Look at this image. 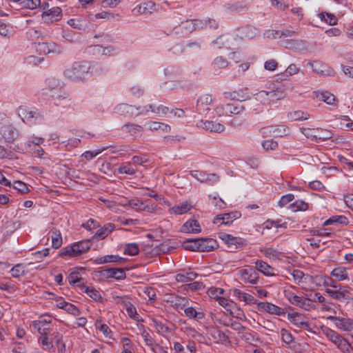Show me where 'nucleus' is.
<instances>
[{
	"instance_id": "obj_29",
	"label": "nucleus",
	"mask_w": 353,
	"mask_h": 353,
	"mask_svg": "<svg viewBox=\"0 0 353 353\" xmlns=\"http://www.w3.org/2000/svg\"><path fill=\"white\" fill-rule=\"evenodd\" d=\"M147 127L150 131L161 130L164 132H170L171 130V127L169 125L158 121H148Z\"/></svg>"
},
{
	"instance_id": "obj_30",
	"label": "nucleus",
	"mask_w": 353,
	"mask_h": 353,
	"mask_svg": "<svg viewBox=\"0 0 353 353\" xmlns=\"http://www.w3.org/2000/svg\"><path fill=\"white\" fill-rule=\"evenodd\" d=\"M50 332V329L48 331H46V334L41 333L40 334L41 336L39 339V341H40L42 344L43 348L45 350H47L48 352H54V347L51 341H50L48 335Z\"/></svg>"
},
{
	"instance_id": "obj_52",
	"label": "nucleus",
	"mask_w": 353,
	"mask_h": 353,
	"mask_svg": "<svg viewBox=\"0 0 353 353\" xmlns=\"http://www.w3.org/2000/svg\"><path fill=\"white\" fill-rule=\"evenodd\" d=\"M281 340L286 344H290L293 342L294 338L292 334L287 330L283 328L281 330Z\"/></svg>"
},
{
	"instance_id": "obj_48",
	"label": "nucleus",
	"mask_w": 353,
	"mask_h": 353,
	"mask_svg": "<svg viewBox=\"0 0 353 353\" xmlns=\"http://www.w3.org/2000/svg\"><path fill=\"white\" fill-rule=\"evenodd\" d=\"M205 288V285L202 282L194 281L193 283L187 284L184 287V290H189L191 292H196Z\"/></svg>"
},
{
	"instance_id": "obj_50",
	"label": "nucleus",
	"mask_w": 353,
	"mask_h": 353,
	"mask_svg": "<svg viewBox=\"0 0 353 353\" xmlns=\"http://www.w3.org/2000/svg\"><path fill=\"white\" fill-rule=\"evenodd\" d=\"M299 307L307 311L315 309L313 299L305 297L302 298Z\"/></svg>"
},
{
	"instance_id": "obj_64",
	"label": "nucleus",
	"mask_w": 353,
	"mask_h": 353,
	"mask_svg": "<svg viewBox=\"0 0 353 353\" xmlns=\"http://www.w3.org/2000/svg\"><path fill=\"white\" fill-rule=\"evenodd\" d=\"M188 300L185 297L176 298L174 306L176 309L184 310L186 307Z\"/></svg>"
},
{
	"instance_id": "obj_38",
	"label": "nucleus",
	"mask_w": 353,
	"mask_h": 353,
	"mask_svg": "<svg viewBox=\"0 0 353 353\" xmlns=\"http://www.w3.org/2000/svg\"><path fill=\"white\" fill-rule=\"evenodd\" d=\"M292 212L305 211L308 208V204L302 200H297L289 205Z\"/></svg>"
},
{
	"instance_id": "obj_16",
	"label": "nucleus",
	"mask_w": 353,
	"mask_h": 353,
	"mask_svg": "<svg viewBox=\"0 0 353 353\" xmlns=\"http://www.w3.org/2000/svg\"><path fill=\"white\" fill-rule=\"evenodd\" d=\"M181 231L185 233L198 234L201 232V228L196 220L190 219L182 225Z\"/></svg>"
},
{
	"instance_id": "obj_39",
	"label": "nucleus",
	"mask_w": 353,
	"mask_h": 353,
	"mask_svg": "<svg viewBox=\"0 0 353 353\" xmlns=\"http://www.w3.org/2000/svg\"><path fill=\"white\" fill-rule=\"evenodd\" d=\"M289 117L292 121L307 120L310 118V114L301 110L294 111L289 114Z\"/></svg>"
},
{
	"instance_id": "obj_12",
	"label": "nucleus",
	"mask_w": 353,
	"mask_h": 353,
	"mask_svg": "<svg viewBox=\"0 0 353 353\" xmlns=\"http://www.w3.org/2000/svg\"><path fill=\"white\" fill-rule=\"evenodd\" d=\"M212 97L210 94L201 95L196 101V110L199 114L207 113L210 110V105L212 103Z\"/></svg>"
},
{
	"instance_id": "obj_54",
	"label": "nucleus",
	"mask_w": 353,
	"mask_h": 353,
	"mask_svg": "<svg viewBox=\"0 0 353 353\" xmlns=\"http://www.w3.org/2000/svg\"><path fill=\"white\" fill-rule=\"evenodd\" d=\"M308 65H310L312 68L314 72L320 74V75H324L325 74V70L322 69L323 65L321 63L318 61H313V62H309L307 63Z\"/></svg>"
},
{
	"instance_id": "obj_8",
	"label": "nucleus",
	"mask_w": 353,
	"mask_h": 353,
	"mask_svg": "<svg viewBox=\"0 0 353 353\" xmlns=\"http://www.w3.org/2000/svg\"><path fill=\"white\" fill-rule=\"evenodd\" d=\"M140 110V108L136 107L132 105H129L128 103H121L117 105L114 109V113L124 116V117H135L140 114L139 111Z\"/></svg>"
},
{
	"instance_id": "obj_4",
	"label": "nucleus",
	"mask_w": 353,
	"mask_h": 353,
	"mask_svg": "<svg viewBox=\"0 0 353 353\" xmlns=\"http://www.w3.org/2000/svg\"><path fill=\"white\" fill-rule=\"evenodd\" d=\"M89 69L90 67L86 63L75 62L65 70L64 74L70 80L77 81L84 78Z\"/></svg>"
},
{
	"instance_id": "obj_31",
	"label": "nucleus",
	"mask_w": 353,
	"mask_h": 353,
	"mask_svg": "<svg viewBox=\"0 0 353 353\" xmlns=\"http://www.w3.org/2000/svg\"><path fill=\"white\" fill-rule=\"evenodd\" d=\"M106 275L109 278H114L117 280L123 279L125 278V272L123 269L111 268L105 270Z\"/></svg>"
},
{
	"instance_id": "obj_9",
	"label": "nucleus",
	"mask_w": 353,
	"mask_h": 353,
	"mask_svg": "<svg viewBox=\"0 0 353 353\" xmlns=\"http://www.w3.org/2000/svg\"><path fill=\"white\" fill-rule=\"evenodd\" d=\"M257 95L261 100L274 101L283 99L285 97L286 93L282 88H276L270 91L261 90Z\"/></svg>"
},
{
	"instance_id": "obj_7",
	"label": "nucleus",
	"mask_w": 353,
	"mask_h": 353,
	"mask_svg": "<svg viewBox=\"0 0 353 353\" xmlns=\"http://www.w3.org/2000/svg\"><path fill=\"white\" fill-rule=\"evenodd\" d=\"M236 274L245 283L256 284L258 282L259 274L252 267L248 266L245 268L239 269Z\"/></svg>"
},
{
	"instance_id": "obj_15",
	"label": "nucleus",
	"mask_w": 353,
	"mask_h": 353,
	"mask_svg": "<svg viewBox=\"0 0 353 353\" xmlns=\"http://www.w3.org/2000/svg\"><path fill=\"white\" fill-rule=\"evenodd\" d=\"M42 18L47 23L59 21L61 18V10L59 7L52 8L43 12Z\"/></svg>"
},
{
	"instance_id": "obj_62",
	"label": "nucleus",
	"mask_w": 353,
	"mask_h": 353,
	"mask_svg": "<svg viewBox=\"0 0 353 353\" xmlns=\"http://www.w3.org/2000/svg\"><path fill=\"white\" fill-rule=\"evenodd\" d=\"M321 19H323L325 22L328 23L330 25H334L336 23V18L334 15L330 14V13H325L324 14L323 13H321Z\"/></svg>"
},
{
	"instance_id": "obj_57",
	"label": "nucleus",
	"mask_w": 353,
	"mask_h": 353,
	"mask_svg": "<svg viewBox=\"0 0 353 353\" xmlns=\"http://www.w3.org/2000/svg\"><path fill=\"white\" fill-rule=\"evenodd\" d=\"M288 132V128L285 125L277 126L273 129L272 131H270V132H272L276 136L283 137L287 135Z\"/></svg>"
},
{
	"instance_id": "obj_41",
	"label": "nucleus",
	"mask_w": 353,
	"mask_h": 353,
	"mask_svg": "<svg viewBox=\"0 0 353 353\" xmlns=\"http://www.w3.org/2000/svg\"><path fill=\"white\" fill-rule=\"evenodd\" d=\"M334 223L343 224V225H347L348 223V219L345 216H334L330 218L329 219L326 220L323 225H328Z\"/></svg>"
},
{
	"instance_id": "obj_59",
	"label": "nucleus",
	"mask_w": 353,
	"mask_h": 353,
	"mask_svg": "<svg viewBox=\"0 0 353 353\" xmlns=\"http://www.w3.org/2000/svg\"><path fill=\"white\" fill-rule=\"evenodd\" d=\"M64 310H65L69 314H73L74 316H79L81 313L79 308L70 303L64 305Z\"/></svg>"
},
{
	"instance_id": "obj_13",
	"label": "nucleus",
	"mask_w": 353,
	"mask_h": 353,
	"mask_svg": "<svg viewBox=\"0 0 353 353\" xmlns=\"http://www.w3.org/2000/svg\"><path fill=\"white\" fill-rule=\"evenodd\" d=\"M37 51L39 54H47L49 53H60V48L53 42H41L38 41L37 45Z\"/></svg>"
},
{
	"instance_id": "obj_58",
	"label": "nucleus",
	"mask_w": 353,
	"mask_h": 353,
	"mask_svg": "<svg viewBox=\"0 0 353 353\" xmlns=\"http://www.w3.org/2000/svg\"><path fill=\"white\" fill-rule=\"evenodd\" d=\"M99 260L100 263H105L112 261L120 262L123 261V258L116 255H108L99 259Z\"/></svg>"
},
{
	"instance_id": "obj_21",
	"label": "nucleus",
	"mask_w": 353,
	"mask_h": 353,
	"mask_svg": "<svg viewBox=\"0 0 353 353\" xmlns=\"http://www.w3.org/2000/svg\"><path fill=\"white\" fill-rule=\"evenodd\" d=\"M156 4L152 1L143 2L133 9V12L136 14H142L151 13L155 10Z\"/></svg>"
},
{
	"instance_id": "obj_19",
	"label": "nucleus",
	"mask_w": 353,
	"mask_h": 353,
	"mask_svg": "<svg viewBox=\"0 0 353 353\" xmlns=\"http://www.w3.org/2000/svg\"><path fill=\"white\" fill-rule=\"evenodd\" d=\"M197 276L198 274L183 269L179 271L175 276V279L179 283H188L194 281Z\"/></svg>"
},
{
	"instance_id": "obj_47",
	"label": "nucleus",
	"mask_w": 353,
	"mask_h": 353,
	"mask_svg": "<svg viewBox=\"0 0 353 353\" xmlns=\"http://www.w3.org/2000/svg\"><path fill=\"white\" fill-rule=\"evenodd\" d=\"M10 273L12 276L19 278L25 274L24 266L21 263H18L12 268Z\"/></svg>"
},
{
	"instance_id": "obj_33",
	"label": "nucleus",
	"mask_w": 353,
	"mask_h": 353,
	"mask_svg": "<svg viewBox=\"0 0 353 353\" xmlns=\"http://www.w3.org/2000/svg\"><path fill=\"white\" fill-rule=\"evenodd\" d=\"M211 336L217 343H225L230 341L229 337L223 331L216 328L211 330Z\"/></svg>"
},
{
	"instance_id": "obj_23",
	"label": "nucleus",
	"mask_w": 353,
	"mask_h": 353,
	"mask_svg": "<svg viewBox=\"0 0 353 353\" xmlns=\"http://www.w3.org/2000/svg\"><path fill=\"white\" fill-rule=\"evenodd\" d=\"M200 252H210L218 247L216 240L213 239H199Z\"/></svg>"
},
{
	"instance_id": "obj_3",
	"label": "nucleus",
	"mask_w": 353,
	"mask_h": 353,
	"mask_svg": "<svg viewBox=\"0 0 353 353\" xmlns=\"http://www.w3.org/2000/svg\"><path fill=\"white\" fill-rule=\"evenodd\" d=\"M90 246L91 243L89 240L81 241L73 243L72 245L62 248L60 250L59 255L60 256H77L89 250Z\"/></svg>"
},
{
	"instance_id": "obj_6",
	"label": "nucleus",
	"mask_w": 353,
	"mask_h": 353,
	"mask_svg": "<svg viewBox=\"0 0 353 353\" xmlns=\"http://www.w3.org/2000/svg\"><path fill=\"white\" fill-rule=\"evenodd\" d=\"M219 237L228 245L230 251L242 249L246 245V241L241 237H235L226 233H220Z\"/></svg>"
},
{
	"instance_id": "obj_42",
	"label": "nucleus",
	"mask_w": 353,
	"mask_h": 353,
	"mask_svg": "<svg viewBox=\"0 0 353 353\" xmlns=\"http://www.w3.org/2000/svg\"><path fill=\"white\" fill-rule=\"evenodd\" d=\"M40 0H22L20 3L21 8L34 10L40 6Z\"/></svg>"
},
{
	"instance_id": "obj_63",
	"label": "nucleus",
	"mask_w": 353,
	"mask_h": 353,
	"mask_svg": "<svg viewBox=\"0 0 353 353\" xmlns=\"http://www.w3.org/2000/svg\"><path fill=\"white\" fill-rule=\"evenodd\" d=\"M294 199V196L292 194H288L281 196L279 201V205L280 207H284L285 205L291 202Z\"/></svg>"
},
{
	"instance_id": "obj_10",
	"label": "nucleus",
	"mask_w": 353,
	"mask_h": 353,
	"mask_svg": "<svg viewBox=\"0 0 353 353\" xmlns=\"http://www.w3.org/2000/svg\"><path fill=\"white\" fill-rule=\"evenodd\" d=\"M244 110L243 106L239 103H228L225 106L216 107V112L221 116V114L232 115L238 114Z\"/></svg>"
},
{
	"instance_id": "obj_32",
	"label": "nucleus",
	"mask_w": 353,
	"mask_h": 353,
	"mask_svg": "<svg viewBox=\"0 0 353 353\" xmlns=\"http://www.w3.org/2000/svg\"><path fill=\"white\" fill-rule=\"evenodd\" d=\"M185 316L189 319H194L197 321L203 319L205 314L203 312L196 311L193 307H186L184 309Z\"/></svg>"
},
{
	"instance_id": "obj_34",
	"label": "nucleus",
	"mask_w": 353,
	"mask_h": 353,
	"mask_svg": "<svg viewBox=\"0 0 353 353\" xmlns=\"http://www.w3.org/2000/svg\"><path fill=\"white\" fill-rule=\"evenodd\" d=\"M183 247L188 250L200 252L199 239H191L185 241Z\"/></svg>"
},
{
	"instance_id": "obj_17",
	"label": "nucleus",
	"mask_w": 353,
	"mask_h": 353,
	"mask_svg": "<svg viewBox=\"0 0 353 353\" xmlns=\"http://www.w3.org/2000/svg\"><path fill=\"white\" fill-rule=\"evenodd\" d=\"M80 290L87 294L90 298L97 301H101L102 296L101 293L92 286L85 285L84 283L77 284Z\"/></svg>"
},
{
	"instance_id": "obj_40",
	"label": "nucleus",
	"mask_w": 353,
	"mask_h": 353,
	"mask_svg": "<svg viewBox=\"0 0 353 353\" xmlns=\"http://www.w3.org/2000/svg\"><path fill=\"white\" fill-rule=\"evenodd\" d=\"M123 309L125 310L130 318L139 321V315L137 312L136 307L130 301L128 303H125V307H123Z\"/></svg>"
},
{
	"instance_id": "obj_1",
	"label": "nucleus",
	"mask_w": 353,
	"mask_h": 353,
	"mask_svg": "<svg viewBox=\"0 0 353 353\" xmlns=\"http://www.w3.org/2000/svg\"><path fill=\"white\" fill-rule=\"evenodd\" d=\"M256 34V30L252 26H246L237 28L233 34L225 37H220L215 43H221L224 47L228 49H238L239 43L245 39H251Z\"/></svg>"
},
{
	"instance_id": "obj_51",
	"label": "nucleus",
	"mask_w": 353,
	"mask_h": 353,
	"mask_svg": "<svg viewBox=\"0 0 353 353\" xmlns=\"http://www.w3.org/2000/svg\"><path fill=\"white\" fill-rule=\"evenodd\" d=\"M13 188L21 194H26L29 191L27 185L21 181H14Z\"/></svg>"
},
{
	"instance_id": "obj_36",
	"label": "nucleus",
	"mask_w": 353,
	"mask_h": 353,
	"mask_svg": "<svg viewBox=\"0 0 353 353\" xmlns=\"http://www.w3.org/2000/svg\"><path fill=\"white\" fill-rule=\"evenodd\" d=\"M331 275L338 281L345 280L347 279V268L345 267L336 268L331 272Z\"/></svg>"
},
{
	"instance_id": "obj_25",
	"label": "nucleus",
	"mask_w": 353,
	"mask_h": 353,
	"mask_svg": "<svg viewBox=\"0 0 353 353\" xmlns=\"http://www.w3.org/2000/svg\"><path fill=\"white\" fill-rule=\"evenodd\" d=\"M330 319L336 321V325L340 329L345 331H352L353 330V322L350 319L330 316Z\"/></svg>"
},
{
	"instance_id": "obj_11",
	"label": "nucleus",
	"mask_w": 353,
	"mask_h": 353,
	"mask_svg": "<svg viewBox=\"0 0 353 353\" xmlns=\"http://www.w3.org/2000/svg\"><path fill=\"white\" fill-rule=\"evenodd\" d=\"M17 113L23 122L26 123H30L34 119H37L40 117L39 112L33 111L25 105H21L17 110Z\"/></svg>"
},
{
	"instance_id": "obj_35",
	"label": "nucleus",
	"mask_w": 353,
	"mask_h": 353,
	"mask_svg": "<svg viewBox=\"0 0 353 353\" xmlns=\"http://www.w3.org/2000/svg\"><path fill=\"white\" fill-rule=\"evenodd\" d=\"M122 128L132 135H135L143 131V128L136 123H126L123 125Z\"/></svg>"
},
{
	"instance_id": "obj_14",
	"label": "nucleus",
	"mask_w": 353,
	"mask_h": 353,
	"mask_svg": "<svg viewBox=\"0 0 353 353\" xmlns=\"http://www.w3.org/2000/svg\"><path fill=\"white\" fill-rule=\"evenodd\" d=\"M196 125L211 132L221 133L225 130L223 124L213 121H201Z\"/></svg>"
},
{
	"instance_id": "obj_55",
	"label": "nucleus",
	"mask_w": 353,
	"mask_h": 353,
	"mask_svg": "<svg viewBox=\"0 0 353 353\" xmlns=\"http://www.w3.org/2000/svg\"><path fill=\"white\" fill-rule=\"evenodd\" d=\"M31 326L32 327V328L34 330H37L39 334H41V333L43 332L44 334H46V331H48V330H50L49 327H47L46 326H44L38 320L32 321V323L31 324Z\"/></svg>"
},
{
	"instance_id": "obj_49",
	"label": "nucleus",
	"mask_w": 353,
	"mask_h": 353,
	"mask_svg": "<svg viewBox=\"0 0 353 353\" xmlns=\"http://www.w3.org/2000/svg\"><path fill=\"white\" fill-rule=\"evenodd\" d=\"M152 322L158 333L163 334H168L170 332L168 327L163 324L162 322L157 319H153Z\"/></svg>"
},
{
	"instance_id": "obj_26",
	"label": "nucleus",
	"mask_w": 353,
	"mask_h": 353,
	"mask_svg": "<svg viewBox=\"0 0 353 353\" xmlns=\"http://www.w3.org/2000/svg\"><path fill=\"white\" fill-rule=\"evenodd\" d=\"M256 271L261 272L264 275L270 276L274 275V268L263 261H257L255 263Z\"/></svg>"
},
{
	"instance_id": "obj_5",
	"label": "nucleus",
	"mask_w": 353,
	"mask_h": 353,
	"mask_svg": "<svg viewBox=\"0 0 353 353\" xmlns=\"http://www.w3.org/2000/svg\"><path fill=\"white\" fill-rule=\"evenodd\" d=\"M326 337L334 343L343 352L350 353V342L345 340L340 334L330 328L323 330Z\"/></svg>"
},
{
	"instance_id": "obj_45",
	"label": "nucleus",
	"mask_w": 353,
	"mask_h": 353,
	"mask_svg": "<svg viewBox=\"0 0 353 353\" xmlns=\"http://www.w3.org/2000/svg\"><path fill=\"white\" fill-rule=\"evenodd\" d=\"M119 173L120 174H134L136 172V170L133 168L132 163H123L118 170Z\"/></svg>"
},
{
	"instance_id": "obj_46",
	"label": "nucleus",
	"mask_w": 353,
	"mask_h": 353,
	"mask_svg": "<svg viewBox=\"0 0 353 353\" xmlns=\"http://www.w3.org/2000/svg\"><path fill=\"white\" fill-rule=\"evenodd\" d=\"M141 334L145 341V345L148 346L150 349L153 348L154 346H157V343L146 330H143Z\"/></svg>"
},
{
	"instance_id": "obj_27",
	"label": "nucleus",
	"mask_w": 353,
	"mask_h": 353,
	"mask_svg": "<svg viewBox=\"0 0 353 353\" xmlns=\"http://www.w3.org/2000/svg\"><path fill=\"white\" fill-rule=\"evenodd\" d=\"M127 205H129L131 208L136 210L150 212L153 210V208L145 205V203L143 201L139 199H134L128 201Z\"/></svg>"
},
{
	"instance_id": "obj_61",
	"label": "nucleus",
	"mask_w": 353,
	"mask_h": 353,
	"mask_svg": "<svg viewBox=\"0 0 353 353\" xmlns=\"http://www.w3.org/2000/svg\"><path fill=\"white\" fill-rule=\"evenodd\" d=\"M139 248L136 243L128 244L125 249V253L128 255L134 256L139 253Z\"/></svg>"
},
{
	"instance_id": "obj_24",
	"label": "nucleus",
	"mask_w": 353,
	"mask_h": 353,
	"mask_svg": "<svg viewBox=\"0 0 353 353\" xmlns=\"http://www.w3.org/2000/svg\"><path fill=\"white\" fill-rule=\"evenodd\" d=\"M192 208V206L189 202L184 201L170 208L169 212L175 215H181L190 211Z\"/></svg>"
},
{
	"instance_id": "obj_22",
	"label": "nucleus",
	"mask_w": 353,
	"mask_h": 353,
	"mask_svg": "<svg viewBox=\"0 0 353 353\" xmlns=\"http://www.w3.org/2000/svg\"><path fill=\"white\" fill-rule=\"evenodd\" d=\"M288 319L298 327L308 328L310 327L309 323L303 320L304 316L297 312L289 313Z\"/></svg>"
},
{
	"instance_id": "obj_37",
	"label": "nucleus",
	"mask_w": 353,
	"mask_h": 353,
	"mask_svg": "<svg viewBox=\"0 0 353 353\" xmlns=\"http://www.w3.org/2000/svg\"><path fill=\"white\" fill-rule=\"evenodd\" d=\"M321 99L328 105H334V107L338 105V100L336 97L329 92H322L321 94Z\"/></svg>"
},
{
	"instance_id": "obj_60",
	"label": "nucleus",
	"mask_w": 353,
	"mask_h": 353,
	"mask_svg": "<svg viewBox=\"0 0 353 353\" xmlns=\"http://www.w3.org/2000/svg\"><path fill=\"white\" fill-rule=\"evenodd\" d=\"M228 64V61L223 57H217L213 62V65L216 68H225Z\"/></svg>"
},
{
	"instance_id": "obj_18",
	"label": "nucleus",
	"mask_w": 353,
	"mask_h": 353,
	"mask_svg": "<svg viewBox=\"0 0 353 353\" xmlns=\"http://www.w3.org/2000/svg\"><path fill=\"white\" fill-rule=\"evenodd\" d=\"M259 307L267 312L276 314L278 316H281L285 314L284 309L268 302H261L258 304Z\"/></svg>"
},
{
	"instance_id": "obj_44",
	"label": "nucleus",
	"mask_w": 353,
	"mask_h": 353,
	"mask_svg": "<svg viewBox=\"0 0 353 353\" xmlns=\"http://www.w3.org/2000/svg\"><path fill=\"white\" fill-rule=\"evenodd\" d=\"M52 245L55 249L60 248L62 245V237L59 231L52 232Z\"/></svg>"
},
{
	"instance_id": "obj_20",
	"label": "nucleus",
	"mask_w": 353,
	"mask_h": 353,
	"mask_svg": "<svg viewBox=\"0 0 353 353\" xmlns=\"http://www.w3.org/2000/svg\"><path fill=\"white\" fill-rule=\"evenodd\" d=\"M239 216L240 213L238 212L219 214L214 218V223H218L221 221V224L228 225L232 223V221L236 219Z\"/></svg>"
},
{
	"instance_id": "obj_28",
	"label": "nucleus",
	"mask_w": 353,
	"mask_h": 353,
	"mask_svg": "<svg viewBox=\"0 0 353 353\" xmlns=\"http://www.w3.org/2000/svg\"><path fill=\"white\" fill-rule=\"evenodd\" d=\"M115 228L113 223H108L103 228L99 229L93 236V238L97 239H105L110 232H112Z\"/></svg>"
},
{
	"instance_id": "obj_53",
	"label": "nucleus",
	"mask_w": 353,
	"mask_h": 353,
	"mask_svg": "<svg viewBox=\"0 0 353 353\" xmlns=\"http://www.w3.org/2000/svg\"><path fill=\"white\" fill-rule=\"evenodd\" d=\"M262 147L266 151L274 150L278 148V143L273 139L265 140L262 142Z\"/></svg>"
},
{
	"instance_id": "obj_56",
	"label": "nucleus",
	"mask_w": 353,
	"mask_h": 353,
	"mask_svg": "<svg viewBox=\"0 0 353 353\" xmlns=\"http://www.w3.org/2000/svg\"><path fill=\"white\" fill-rule=\"evenodd\" d=\"M82 279L80 273L78 272H72L68 276V281L70 285L75 283L80 284L81 280Z\"/></svg>"
},
{
	"instance_id": "obj_43",
	"label": "nucleus",
	"mask_w": 353,
	"mask_h": 353,
	"mask_svg": "<svg viewBox=\"0 0 353 353\" xmlns=\"http://www.w3.org/2000/svg\"><path fill=\"white\" fill-rule=\"evenodd\" d=\"M234 295L238 297L241 301H243L246 303H252L254 300V297L252 295L243 292L238 289L234 290Z\"/></svg>"
},
{
	"instance_id": "obj_2",
	"label": "nucleus",
	"mask_w": 353,
	"mask_h": 353,
	"mask_svg": "<svg viewBox=\"0 0 353 353\" xmlns=\"http://www.w3.org/2000/svg\"><path fill=\"white\" fill-rule=\"evenodd\" d=\"M325 292L332 299L339 301L342 303H353V288L348 285H341L336 290L326 288Z\"/></svg>"
}]
</instances>
